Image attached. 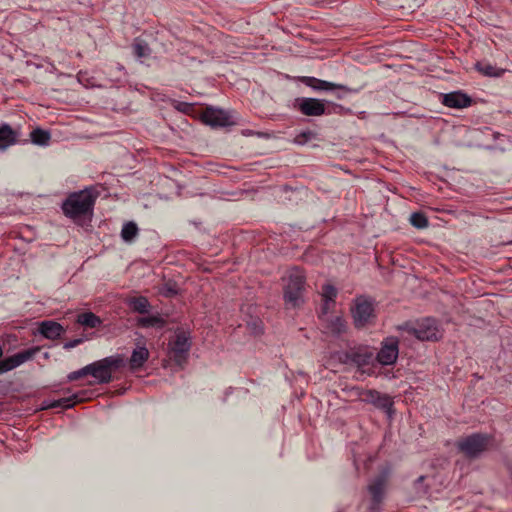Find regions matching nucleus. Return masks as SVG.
Segmentation results:
<instances>
[{"label":"nucleus","mask_w":512,"mask_h":512,"mask_svg":"<svg viewBox=\"0 0 512 512\" xmlns=\"http://www.w3.org/2000/svg\"><path fill=\"white\" fill-rule=\"evenodd\" d=\"M96 198L97 193L92 188L74 192L63 202V213L77 224H82L85 220H91Z\"/></svg>","instance_id":"obj_1"},{"label":"nucleus","mask_w":512,"mask_h":512,"mask_svg":"<svg viewBox=\"0 0 512 512\" xmlns=\"http://www.w3.org/2000/svg\"><path fill=\"white\" fill-rule=\"evenodd\" d=\"M124 364L125 359L123 355L108 356L71 372L68 375V379L73 381L83 376L91 375L95 379L96 384H107L112 380V373L123 367Z\"/></svg>","instance_id":"obj_2"},{"label":"nucleus","mask_w":512,"mask_h":512,"mask_svg":"<svg viewBox=\"0 0 512 512\" xmlns=\"http://www.w3.org/2000/svg\"><path fill=\"white\" fill-rule=\"evenodd\" d=\"M284 300L288 308H297L304 302L305 275L299 268H292L284 278Z\"/></svg>","instance_id":"obj_3"},{"label":"nucleus","mask_w":512,"mask_h":512,"mask_svg":"<svg viewBox=\"0 0 512 512\" xmlns=\"http://www.w3.org/2000/svg\"><path fill=\"white\" fill-rule=\"evenodd\" d=\"M354 324L357 328H363L371 324L375 319L373 303L365 297H358L351 310Z\"/></svg>","instance_id":"obj_4"},{"label":"nucleus","mask_w":512,"mask_h":512,"mask_svg":"<svg viewBox=\"0 0 512 512\" xmlns=\"http://www.w3.org/2000/svg\"><path fill=\"white\" fill-rule=\"evenodd\" d=\"M489 438L482 434H472L457 442L458 449L467 457L474 458L482 453L487 445Z\"/></svg>","instance_id":"obj_5"},{"label":"nucleus","mask_w":512,"mask_h":512,"mask_svg":"<svg viewBox=\"0 0 512 512\" xmlns=\"http://www.w3.org/2000/svg\"><path fill=\"white\" fill-rule=\"evenodd\" d=\"M408 332L422 341L437 340L440 335L437 322L433 318H425L417 322L415 327H412Z\"/></svg>","instance_id":"obj_6"},{"label":"nucleus","mask_w":512,"mask_h":512,"mask_svg":"<svg viewBox=\"0 0 512 512\" xmlns=\"http://www.w3.org/2000/svg\"><path fill=\"white\" fill-rule=\"evenodd\" d=\"M201 119L211 127H226L234 124L229 112L213 107L206 108L202 113Z\"/></svg>","instance_id":"obj_7"},{"label":"nucleus","mask_w":512,"mask_h":512,"mask_svg":"<svg viewBox=\"0 0 512 512\" xmlns=\"http://www.w3.org/2000/svg\"><path fill=\"white\" fill-rule=\"evenodd\" d=\"M168 347L171 357L180 364L186 359L187 353L190 350V339L184 332L176 333L175 337L169 342Z\"/></svg>","instance_id":"obj_8"},{"label":"nucleus","mask_w":512,"mask_h":512,"mask_svg":"<svg viewBox=\"0 0 512 512\" xmlns=\"http://www.w3.org/2000/svg\"><path fill=\"white\" fill-rule=\"evenodd\" d=\"M39 347H32L18 353H15L9 357H6L0 361V367L4 373L11 371L22 364L32 360L34 356L39 352Z\"/></svg>","instance_id":"obj_9"},{"label":"nucleus","mask_w":512,"mask_h":512,"mask_svg":"<svg viewBox=\"0 0 512 512\" xmlns=\"http://www.w3.org/2000/svg\"><path fill=\"white\" fill-rule=\"evenodd\" d=\"M296 102L299 111L306 116H321L330 113L326 110L325 100L303 97L298 98Z\"/></svg>","instance_id":"obj_10"},{"label":"nucleus","mask_w":512,"mask_h":512,"mask_svg":"<svg viewBox=\"0 0 512 512\" xmlns=\"http://www.w3.org/2000/svg\"><path fill=\"white\" fill-rule=\"evenodd\" d=\"M399 354L398 339L388 337L382 342L377 360L382 365H392L396 362Z\"/></svg>","instance_id":"obj_11"},{"label":"nucleus","mask_w":512,"mask_h":512,"mask_svg":"<svg viewBox=\"0 0 512 512\" xmlns=\"http://www.w3.org/2000/svg\"><path fill=\"white\" fill-rule=\"evenodd\" d=\"M386 484L387 476L382 474L373 479L368 485L367 490L370 495L369 509L371 511L378 509V506L384 497Z\"/></svg>","instance_id":"obj_12"},{"label":"nucleus","mask_w":512,"mask_h":512,"mask_svg":"<svg viewBox=\"0 0 512 512\" xmlns=\"http://www.w3.org/2000/svg\"><path fill=\"white\" fill-rule=\"evenodd\" d=\"M299 80L306 86L312 88L316 91H329V90H342L345 93H353L356 92V90H353L345 85L342 84H336L329 81L321 80L315 77L310 76H302L299 78Z\"/></svg>","instance_id":"obj_13"},{"label":"nucleus","mask_w":512,"mask_h":512,"mask_svg":"<svg viewBox=\"0 0 512 512\" xmlns=\"http://www.w3.org/2000/svg\"><path fill=\"white\" fill-rule=\"evenodd\" d=\"M150 357V352L144 343L137 342L128 359V366L132 372L141 370Z\"/></svg>","instance_id":"obj_14"},{"label":"nucleus","mask_w":512,"mask_h":512,"mask_svg":"<svg viewBox=\"0 0 512 512\" xmlns=\"http://www.w3.org/2000/svg\"><path fill=\"white\" fill-rule=\"evenodd\" d=\"M442 103L449 108L462 109L469 107L472 100L467 94L461 91H454L444 94Z\"/></svg>","instance_id":"obj_15"},{"label":"nucleus","mask_w":512,"mask_h":512,"mask_svg":"<svg viewBox=\"0 0 512 512\" xmlns=\"http://www.w3.org/2000/svg\"><path fill=\"white\" fill-rule=\"evenodd\" d=\"M337 294V289L331 284H325L322 287L321 296L323 304L321 307L320 318L325 317L328 314V312L332 309V307L335 305V299L337 297Z\"/></svg>","instance_id":"obj_16"},{"label":"nucleus","mask_w":512,"mask_h":512,"mask_svg":"<svg viewBox=\"0 0 512 512\" xmlns=\"http://www.w3.org/2000/svg\"><path fill=\"white\" fill-rule=\"evenodd\" d=\"M39 332L46 339L55 340L62 335L64 328L59 323L48 320L40 323Z\"/></svg>","instance_id":"obj_17"},{"label":"nucleus","mask_w":512,"mask_h":512,"mask_svg":"<svg viewBox=\"0 0 512 512\" xmlns=\"http://www.w3.org/2000/svg\"><path fill=\"white\" fill-rule=\"evenodd\" d=\"M16 143V134L8 124L0 125V151Z\"/></svg>","instance_id":"obj_18"},{"label":"nucleus","mask_w":512,"mask_h":512,"mask_svg":"<svg viewBox=\"0 0 512 512\" xmlns=\"http://www.w3.org/2000/svg\"><path fill=\"white\" fill-rule=\"evenodd\" d=\"M475 69L483 76L494 78H499L506 72L505 69L499 68L488 62H477L475 64Z\"/></svg>","instance_id":"obj_19"},{"label":"nucleus","mask_w":512,"mask_h":512,"mask_svg":"<svg viewBox=\"0 0 512 512\" xmlns=\"http://www.w3.org/2000/svg\"><path fill=\"white\" fill-rule=\"evenodd\" d=\"M128 305L133 311L140 314L148 313L151 307L148 299L144 296L131 298L128 301Z\"/></svg>","instance_id":"obj_20"},{"label":"nucleus","mask_w":512,"mask_h":512,"mask_svg":"<svg viewBox=\"0 0 512 512\" xmlns=\"http://www.w3.org/2000/svg\"><path fill=\"white\" fill-rule=\"evenodd\" d=\"M137 325L142 328L158 327L162 328L165 325V320L159 315H151L140 317L137 319Z\"/></svg>","instance_id":"obj_21"},{"label":"nucleus","mask_w":512,"mask_h":512,"mask_svg":"<svg viewBox=\"0 0 512 512\" xmlns=\"http://www.w3.org/2000/svg\"><path fill=\"white\" fill-rule=\"evenodd\" d=\"M321 319L327 321V329L334 335H340L346 330V322L341 316H336L331 320H325L324 317Z\"/></svg>","instance_id":"obj_22"},{"label":"nucleus","mask_w":512,"mask_h":512,"mask_svg":"<svg viewBox=\"0 0 512 512\" xmlns=\"http://www.w3.org/2000/svg\"><path fill=\"white\" fill-rule=\"evenodd\" d=\"M80 400L81 399L78 397L77 394H73L70 397L61 398V399H58V400L51 401V402H49V403H47L45 405V408L61 407V408L67 409V408L73 407L75 405V403H77Z\"/></svg>","instance_id":"obj_23"},{"label":"nucleus","mask_w":512,"mask_h":512,"mask_svg":"<svg viewBox=\"0 0 512 512\" xmlns=\"http://www.w3.org/2000/svg\"><path fill=\"white\" fill-rule=\"evenodd\" d=\"M77 322L85 327L96 328L101 324V320L98 316H96L92 312H85L79 314L77 317Z\"/></svg>","instance_id":"obj_24"},{"label":"nucleus","mask_w":512,"mask_h":512,"mask_svg":"<svg viewBox=\"0 0 512 512\" xmlns=\"http://www.w3.org/2000/svg\"><path fill=\"white\" fill-rule=\"evenodd\" d=\"M132 49H133L134 55L138 59L146 58L151 53V49H150L149 45L144 40L139 39V38L134 40V42L132 44Z\"/></svg>","instance_id":"obj_25"},{"label":"nucleus","mask_w":512,"mask_h":512,"mask_svg":"<svg viewBox=\"0 0 512 512\" xmlns=\"http://www.w3.org/2000/svg\"><path fill=\"white\" fill-rule=\"evenodd\" d=\"M31 141L40 146H47L50 141V133L42 129H35L30 134Z\"/></svg>","instance_id":"obj_26"},{"label":"nucleus","mask_w":512,"mask_h":512,"mask_svg":"<svg viewBox=\"0 0 512 512\" xmlns=\"http://www.w3.org/2000/svg\"><path fill=\"white\" fill-rule=\"evenodd\" d=\"M138 234V227L134 222H128L123 225L121 237L125 242H131Z\"/></svg>","instance_id":"obj_27"},{"label":"nucleus","mask_w":512,"mask_h":512,"mask_svg":"<svg viewBox=\"0 0 512 512\" xmlns=\"http://www.w3.org/2000/svg\"><path fill=\"white\" fill-rule=\"evenodd\" d=\"M410 223L413 227L417 229L427 228L429 225L427 217L420 212H414L410 216Z\"/></svg>","instance_id":"obj_28"},{"label":"nucleus","mask_w":512,"mask_h":512,"mask_svg":"<svg viewBox=\"0 0 512 512\" xmlns=\"http://www.w3.org/2000/svg\"><path fill=\"white\" fill-rule=\"evenodd\" d=\"M316 134L311 130L302 131L294 138V143L298 145H305L310 140L314 139Z\"/></svg>","instance_id":"obj_29"},{"label":"nucleus","mask_w":512,"mask_h":512,"mask_svg":"<svg viewBox=\"0 0 512 512\" xmlns=\"http://www.w3.org/2000/svg\"><path fill=\"white\" fill-rule=\"evenodd\" d=\"M372 356L373 354L368 351L364 353L356 352L353 354V361L356 362L358 365H364L370 361Z\"/></svg>","instance_id":"obj_30"},{"label":"nucleus","mask_w":512,"mask_h":512,"mask_svg":"<svg viewBox=\"0 0 512 512\" xmlns=\"http://www.w3.org/2000/svg\"><path fill=\"white\" fill-rule=\"evenodd\" d=\"M371 399L377 403L378 405L385 407L387 405H390L389 398L385 395H381L378 392H370Z\"/></svg>","instance_id":"obj_31"},{"label":"nucleus","mask_w":512,"mask_h":512,"mask_svg":"<svg viewBox=\"0 0 512 512\" xmlns=\"http://www.w3.org/2000/svg\"><path fill=\"white\" fill-rule=\"evenodd\" d=\"M82 341H83V340H82L81 338L71 340V341L66 342V343L64 344V348H65V349H71V348H74V347H76L77 345L81 344V343H82Z\"/></svg>","instance_id":"obj_32"},{"label":"nucleus","mask_w":512,"mask_h":512,"mask_svg":"<svg viewBox=\"0 0 512 512\" xmlns=\"http://www.w3.org/2000/svg\"><path fill=\"white\" fill-rule=\"evenodd\" d=\"M117 69L119 71H123L124 70V67L121 65V64H117Z\"/></svg>","instance_id":"obj_33"},{"label":"nucleus","mask_w":512,"mask_h":512,"mask_svg":"<svg viewBox=\"0 0 512 512\" xmlns=\"http://www.w3.org/2000/svg\"><path fill=\"white\" fill-rule=\"evenodd\" d=\"M333 106H334V108L342 109V107L340 105L333 104Z\"/></svg>","instance_id":"obj_34"},{"label":"nucleus","mask_w":512,"mask_h":512,"mask_svg":"<svg viewBox=\"0 0 512 512\" xmlns=\"http://www.w3.org/2000/svg\"><path fill=\"white\" fill-rule=\"evenodd\" d=\"M342 97H343V95H341V94H337V98H338V99H341Z\"/></svg>","instance_id":"obj_35"},{"label":"nucleus","mask_w":512,"mask_h":512,"mask_svg":"<svg viewBox=\"0 0 512 512\" xmlns=\"http://www.w3.org/2000/svg\"><path fill=\"white\" fill-rule=\"evenodd\" d=\"M4 372L2 371V368L0 367V374H3Z\"/></svg>","instance_id":"obj_36"}]
</instances>
